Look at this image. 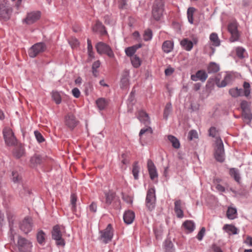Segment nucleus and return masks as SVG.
<instances>
[{"instance_id":"nucleus-54","label":"nucleus","mask_w":252,"mask_h":252,"mask_svg":"<svg viewBox=\"0 0 252 252\" xmlns=\"http://www.w3.org/2000/svg\"><path fill=\"white\" fill-rule=\"evenodd\" d=\"M245 52V50L244 48L242 47H238L236 49V54L238 57L240 58H244V54Z\"/></svg>"},{"instance_id":"nucleus-64","label":"nucleus","mask_w":252,"mask_h":252,"mask_svg":"<svg viewBox=\"0 0 252 252\" xmlns=\"http://www.w3.org/2000/svg\"><path fill=\"white\" fill-rule=\"evenodd\" d=\"M213 249L214 252H223L220 247L216 246H214Z\"/></svg>"},{"instance_id":"nucleus-51","label":"nucleus","mask_w":252,"mask_h":252,"mask_svg":"<svg viewBox=\"0 0 252 252\" xmlns=\"http://www.w3.org/2000/svg\"><path fill=\"white\" fill-rule=\"evenodd\" d=\"M35 137L39 143H42L45 141V139L44 138L42 135L38 131H34V132Z\"/></svg>"},{"instance_id":"nucleus-27","label":"nucleus","mask_w":252,"mask_h":252,"mask_svg":"<svg viewBox=\"0 0 252 252\" xmlns=\"http://www.w3.org/2000/svg\"><path fill=\"white\" fill-rule=\"evenodd\" d=\"M141 47V44H137L134 46L127 47L125 49L126 55L128 57H131L135 53L136 50Z\"/></svg>"},{"instance_id":"nucleus-14","label":"nucleus","mask_w":252,"mask_h":252,"mask_svg":"<svg viewBox=\"0 0 252 252\" xmlns=\"http://www.w3.org/2000/svg\"><path fill=\"white\" fill-rule=\"evenodd\" d=\"M12 11L11 7L6 2L0 3V18L6 20L9 19Z\"/></svg>"},{"instance_id":"nucleus-26","label":"nucleus","mask_w":252,"mask_h":252,"mask_svg":"<svg viewBox=\"0 0 252 252\" xmlns=\"http://www.w3.org/2000/svg\"><path fill=\"white\" fill-rule=\"evenodd\" d=\"M180 44L187 51H190L193 47V43L188 38L183 39L181 41Z\"/></svg>"},{"instance_id":"nucleus-13","label":"nucleus","mask_w":252,"mask_h":252,"mask_svg":"<svg viewBox=\"0 0 252 252\" xmlns=\"http://www.w3.org/2000/svg\"><path fill=\"white\" fill-rule=\"evenodd\" d=\"M65 125L70 129H73L79 124V121L72 113H68L64 118Z\"/></svg>"},{"instance_id":"nucleus-22","label":"nucleus","mask_w":252,"mask_h":252,"mask_svg":"<svg viewBox=\"0 0 252 252\" xmlns=\"http://www.w3.org/2000/svg\"><path fill=\"white\" fill-rule=\"evenodd\" d=\"M174 47V43L170 40L165 41L162 45V49L165 53H169L171 52Z\"/></svg>"},{"instance_id":"nucleus-40","label":"nucleus","mask_w":252,"mask_h":252,"mask_svg":"<svg viewBox=\"0 0 252 252\" xmlns=\"http://www.w3.org/2000/svg\"><path fill=\"white\" fill-rule=\"evenodd\" d=\"M131 62L133 67L135 68L138 67L141 65V63L140 58L136 55L131 57Z\"/></svg>"},{"instance_id":"nucleus-9","label":"nucleus","mask_w":252,"mask_h":252,"mask_svg":"<svg viewBox=\"0 0 252 252\" xmlns=\"http://www.w3.org/2000/svg\"><path fill=\"white\" fill-rule=\"evenodd\" d=\"M2 133L6 145L12 146L15 144L16 140L10 128L5 127L2 131Z\"/></svg>"},{"instance_id":"nucleus-16","label":"nucleus","mask_w":252,"mask_h":252,"mask_svg":"<svg viewBox=\"0 0 252 252\" xmlns=\"http://www.w3.org/2000/svg\"><path fill=\"white\" fill-rule=\"evenodd\" d=\"M32 220L29 217H26L20 224L21 230L26 234L32 230Z\"/></svg>"},{"instance_id":"nucleus-47","label":"nucleus","mask_w":252,"mask_h":252,"mask_svg":"<svg viewBox=\"0 0 252 252\" xmlns=\"http://www.w3.org/2000/svg\"><path fill=\"white\" fill-rule=\"evenodd\" d=\"M77 197L75 194H72L70 197V203L71 204V210L74 212L76 209Z\"/></svg>"},{"instance_id":"nucleus-39","label":"nucleus","mask_w":252,"mask_h":252,"mask_svg":"<svg viewBox=\"0 0 252 252\" xmlns=\"http://www.w3.org/2000/svg\"><path fill=\"white\" fill-rule=\"evenodd\" d=\"M229 172L230 175L234 178L235 180L239 182L240 180L239 171L237 169L233 168L230 169Z\"/></svg>"},{"instance_id":"nucleus-30","label":"nucleus","mask_w":252,"mask_h":252,"mask_svg":"<svg viewBox=\"0 0 252 252\" xmlns=\"http://www.w3.org/2000/svg\"><path fill=\"white\" fill-rule=\"evenodd\" d=\"M223 229L229 234H236L238 233L237 228L232 225L225 224L223 226Z\"/></svg>"},{"instance_id":"nucleus-55","label":"nucleus","mask_w":252,"mask_h":252,"mask_svg":"<svg viewBox=\"0 0 252 252\" xmlns=\"http://www.w3.org/2000/svg\"><path fill=\"white\" fill-rule=\"evenodd\" d=\"M205 228L204 227H202L200 231L198 232L197 235V238L198 240L201 241L202 240L203 236L205 235Z\"/></svg>"},{"instance_id":"nucleus-8","label":"nucleus","mask_w":252,"mask_h":252,"mask_svg":"<svg viewBox=\"0 0 252 252\" xmlns=\"http://www.w3.org/2000/svg\"><path fill=\"white\" fill-rule=\"evenodd\" d=\"M98 53L105 54L110 58H113L114 54L110 47L107 44L102 42H98L95 46Z\"/></svg>"},{"instance_id":"nucleus-42","label":"nucleus","mask_w":252,"mask_h":252,"mask_svg":"<svg viewBox=\"0 0 252 252\" xmlns=\"http://www.w3.org/2000/svg\"><path fill=\"white\" fill-rule=\"evenodd\" d=\"M244 91H243V95L248 97L251 93L250 84L245 82L243 84Z\"/></svg>"},{"instance_id":"nucleus-24","label":"nucleus","mask_w":252,"mask_h":252,"mask_svg":"<svg viewBox=\"0 0 252 252\" xmlns=\"http://www.w3.org/2000/svg\"><path fill=\"white\" fill-rule=\"evenodd\" d=\"M41 157L38 155H35L32 156L30 159L31 166L34 167L37 165L40 164L42 162Z\"/></svg>"},{"instance_id":"nucleus-41","label":"nucleus","mask_w":252,"mask_h":252,"mask_svg":"<svg viewBox=\"0 0 252 252\" xmlns=\"http://www.w3.org/2000/svg\"><path fill=\"white\" fill-rule=\"evenodd\" d=\"M106 197V203L108 205L111 204L115 197V193L112 191L105 193Z\"/></svg>"},{"instance_id":"nucleus-1","label":"nucleus","mask_w":252,"mask_h":252,"mask_svg":"<svg viewBox=\"0 0 252 252\" xmlns=\"http://www.w3.org/2000/svg\"><path fill=\"white\" fill-rule=\"evenodd\" d=\"M138 119L141 123L145 125L146 127L142 128L139 132V136L146 133L152 134L153 133L152 128L149 126L151 123L150 118L149 115L146 113V111H139L137 114Z\"/></svg>"},{"instance_id":"nucleus-61","label":"nucleus","mask_w":252,"mask_h":252,"mask_svg":"<svg viewBox=\"0 0 252 252\" xmlns=\"http://www.w3.org/2000/svg\"><path fill=\"white\" fill-rule=\"evenodd\" d=\"M245 243L246 244L252 247V237L248 236L245 241Z\"/></svg>"},{"instance_id":"nucleus-5","label":"nucleus","mask_w":252,"mask_h":252,"mask_svg":"<svg viewBox=\"0 0 252 252\" xmlns=\"http://www.w3.org/2000/svg\"><path fill=\"white\" fill-rule=\"evenodd\" d=\"M99 239L103 243L107 244L111 241L113 237V229L111 224H109L106 228L99 231Z\"/></svg>"},{"instance_id":"nucleus-35","label":"nucleus","mask_w":252,"mask_h":252,"mask_svg":"<svg viewBox=\"0 0 252 252\" xmlns=\"http://www.w3.org/2000/svg\"><path fill=\"white\" fill-rule=\"evenodd\" d=\"M164 249L165 252H174L173 244L169 240H166L164 242Z\"/></svg>"},{"instance_id":"nucleus-21","label":"nucleus","mask_w":252,"mask_h":252,"mask_svg":"<svg viewBox=\"0 0 252 252\" xmlns=\"http://www.w3.org/2000/svg\"><path fill=\"white\" fill-rule=\"evenodd\" d=\"M128 72L125 71L123 72L121 79L120 86L122 89H126L129 85Z\"/></svg>"},{"instance_id":"nucleus-60","label":"nucleus","mask_w":252,"mask_h":252,"mask_svg":"<svg viewBox=\"0 0 252 252\" xmlns=\"http://www.w3.org/2000/svg\"><path fill=\"white\" fill-rule=\"evenodd\" d=\"M12 1L14 6L17 8L19 7L22 3V0H12Z\"/></svg>"},{"instance_id":"nucleus-59","label":"nucleus","mask_w":252,"mask_h":252,"mask_svg":"<svg viewBox=\"0 0 252 252\" xmlns=\"http://www.w3.org/2000/svg\"><path fill=\"white\" fill-rule=\"evenodd\" d=\"M174 71V70L173 68L171 67H168L165 70V74L167 76H169L173 73Z\"/></svg>"},{"instance_id":"nucleus-19","label":"nucleus","mask_w":252,"mask_h":252,"mask_svg":"<svg viewBox=\"0 0 252 252\" xmlns=\"http://www.w3.org/2000/svg\"><path fill=\"white\" fill-rule=\"evenodd\" d=\"M134 218L135 214L132 211H126L124 214L123 219L124 222L127 224H131L133 221Z\"/></svg>"},{"instance_id":"nucleus-45","label":"nucleus","mask_w":252,"mask_h":252,"mask_svg":"<svg viewBox=\"0 0 252 252\" xmlns=\"http://www.w3.org/2000/svg\"><path fill=\"white\" fill-rule=\"evenodd\" d=\"M52 96L53 100L57 104H59L61 102V96L60 93L57 91H53L52 93Z\"/></svg>"},{"instance_id":"nucleus-62","label":"nucleus","mask_w":252,"mask_h":252,"mask_svg":"<svg viewBox=\"0 0 252 252\" xmlns=\"http://www.w3.org/2000/svg\"><path fill=\"white\" fill-rule=\"evenodd\" d=\"M216 188L220 192H224L225 191V188L222 186L220 184H218L216 186Z\"/></svg>"},{"instance_id":"nucleus-29","label":"nucleus","mask_w":252,"mask_h":252,"mask_svg":"<svg viewBox=\"0 0 252 252\" xmlns=\"http://www.w3.org/2000/svg\"><path fill=\"white\" fill-rule=\"evenodd\" d=\"M220 70V66L219 64L214 63L211 62L207 67V70L208 73H216Z\"/></svg>"},{"instance_id":"nucleus-32","label":"nucleus","mask_w":252,"mask_h":252,"mask_svg":"<svg viewBox=\"0 0 252 252\" xmlns=\"http://www.w3.org/2000/svg\"><path fill=\"white\" fill-rule=\"evenodd\" d=\"M168 140L172 143V146L175 149H179L180 144L179 140L175 136L169 135L168 136Z\"/></svg>"},{"instance_id":"nucleus-48","label":"nucleus","mask_w":252,"mask_h":252,"mask_svg":"<svg viewBox=\"0 0 252 252\" xmlns=\"http://www.w3.org/2000/svg\"><path fill=\"white\" fill-rule=\"evenodd\" d=\"M218 131L216 129V127L212 126L209 130V136H212L213 137H216V140L217 138H220L219 136H218Z\"/></svg>"},{"instance_id":"nucleus-50","label":"nucleus","mask_w":252,"mask_h":252,"mask_svg":"<svg viewBox=\"0 0 252 252\" xmlns=\"http://www.w3.org/2000/svg\"><path fill=\"white\" fill-rule=\"evenodd\" d=\"M21 178L19 175L18 173L16 171H12V180L15 183H18L21 181Z\"/></svg>"},{"instance_id":"nucleus-17","label":"nucleus","mask_w":252,"mask_h":252,"mask_svg":"<svg viewBox=\"0 0 252 252\" xmlns=\"http://www.w3.org/2000/svg\"><path fill=\"white\" fill-rule=\"evenodd\" d=\"M147 168L151 179L154 180L155 178H157L158 176L157 168L154 162L151 159L148 160Z\"/></svg>"},{"instance_id":"nucleus-12","label":"nucleus","mask_w":252,"mask_h":252,"mask_svg":"<svg viewBox=\"0 0 252 252\" xmlns=\"http://www.w3.org/2000/svg\"><path fill=\"white\" fill-rule=\"evenodd\" d=\"M41 17L39 11H32L27 14L26 17L23 20V23L27 25H31L37 21Z\"/></svg>"},{"instance_id":"nucleus-15","label":"nucleus","mask_w":252,"mask_h":252,"mask_svg":"<svg viewBox=\"0 0 252 252\" xmlns=\"http://www.w3.org/2000/svg\"><path fill=\"white\" fill-rule=\"evenodd\" d=\"M220 75L218 74L216 77V84L218 87H224L229 84L232 78V76L228 73H224L223 79L220 81Z\"/></svg>"},{"instance_id":"nucleus-53","label":"nucleus","mask_w":252,"mask_h":252,"mask_svg":"<svg viewBox=\"0 0 252 252\" xmlns=\"http://www.w3.org/2000/svg\"><path fill=\"white\" fill-rule=\"evenodd\" d=\"M69 43L72 48H76L79 45L78 40L75 38H71L69 40Z\"/></svg>"},{"instance_id":"nucleus-10","label":"nucleus","mask_w":252,"mask_h":252,"mask_svg":"<svg viewBox=\"0 0 252 252\" xmlns=\"http://www.w3.org/2000/svg\"><path fill=\"white\" fill-rule=\"evenodd\" d=\"M18 245L20 252H32V243L24 238L19 237Z\"/></svg>"},{"instance_id":"nucleus-63","label":"nucleus","mask_w":252,"mask_h":252,"mask_svg":"<svg viewBox=\"0 0 252 252\" xmlns=\"http://www.w3.org/2000/svg\"><path fill=\"white\" fill-rule=\"evenodd\" d=\"M31 191L30 189L29 188L23 187V189L22 191H21V193H24L25 194H30Z\"/></svg>"},{"instance_id":"nucleus-3","label":"nucleus","mask_w":252,"mask_h":252,"mask_svg":"<svg viewBox=\"0 0 252 252\" xmlns=\"http://www.w3.org/2000/svg\"><path fill=\"white\" fill-rule=\"evenodd\" d=\"M156 203V190L154 188L148 189L145 200V205L147 209L152 211L155 209Z\"/></svg>"},{"instance_id":"nucleus-28","label":"nucleus","mask_w":252,"mask_h":252,"mask_svg":"<svg viewBox=\"0 0 252 252\" xmlns=\"http://www.w3.org/2000/svg\"><path fill=\"white\" fill-rule=\"evenodd\" d=\"M241 117L246 123L249 124L251 122L252 120V114L251 111H242Z\"/></svg>"},{"instance_id":"nucleus-25","label":"nucleus","mask_w":252,"mask_h":252,"mask_svg":"<svg viewBox=\"0 0 252 252\" xmlns=\"http://www.w3.org/2000/svg\"><path fill=\"white\" fill-rule=\"evenodd\" d=\"M93 30L95 32H100L101 34H104L106 33L104 26L99 21H97L93 28Z\"/></svg>"},{"instance_id":"nucleus-36","label":"nucleus","mask_w":252,"mask_h":252,"mask_svg":"<svg viewBox=\"0 0 252 252\" xmlns=\"http://www.w3.org/2000/svg\"><path fill=\"white\" fill-rule=\"evenodd\" d=\"M96 103L100 110L105 109L108 104L107 101L103 98L98 99L96 101Z\"/></svg>"},{"instance_id":"nucleus-33","label":"nucleus","mask_w":252,"mask_h":252,"mask_svg":"<svg viewBox=\"0 0 252 252\" xmlns=\"http://www.w3.org/2000/svg\"><path fill=\"white\" fill-rule=\"evenodd\" d=\"M227 217L228 219L233 220L236 218L237 210L235 208L228 207L227 213Z\"/></svg>"},{"instance_id":"nucleus-23","label":"nucleus","mask_w":252,"mask_h":252,"mask_svg":"<svg viewBox=\"0 0 252 252\" xmlns=\"http://www.w3.org/2000/svg\"><path fill=\"white\" fill-rule=\"evenodd\" d=\"M183 226L188 233H191L193 231L195 227V223L190 220H186L183 223Z\"/></svg>"},{"instance_id":"nucleus-4","label":"nucleus","mask_w":252,"mask_h":252,"mask_svg":"<svg viewBox=\"0 0 252 252\" xmlns=\"http://www.w3.org/2000/svg\"><path fill=\"white\" fill-rule=\"evenodd\" d=\"M216 147L214 153L216 159L219 162H222L225 159V154L223 142L220 138H217L216 140Z\"/></svg>"},{"instance_id":"nucleus-34","label":"nucleus","mask_w":252,"mask_h":252,"mask_svg":"<svg viewBox=\"0 0 252 252\" xmlns=\"http://www.w3.org/2000/svg\"><path fill=\"white\" fill-rule=\"evenodd\" d=\"M140 167L138 165V162L135 161L133 164L132 166V174L133 175L134 178L135 180L138 179Z\"/></svg>"},{"instance_id":"nucleus-2","label":"nucleus","mask_w":252,"mask_h":252,"mask_svg":"<svg viewBox=\"0 0 252 252\" xmlns=\"http://www.w3.org/2000/svg\"><path fill=\"white\" fill-rule=\"evenodd\" d=\"M64 227L62 226L56 225L53 228L52 231V239L56 241V244L58 246L64 247L65 244L64 240L63 238V234Z\"/></svg>"},{"instance_id":"nucleus-49","label":"nucleus","mask_w":252,"mask_h":252,"mask_svg":"<svg viewBox=\"0 0 252 252\" xmlns=\"http://www.w3.org/2000/svg\"><path fill=\"white\" fill-rule=\"evenodd\" d=\"M143 38L144 40L148 41L152 39V32L151 30L148 29L146 30L144 32L143 35Z\"/></svg>"},{"instance_id":"nucleus-43","label":"nucleus","mask_w":252,"mask_h":252,"mask_svg":"<svg viewBox=\"0 0 252 252\" xmlns=\"http://www.w3.org/2000/svg\"><path fill=\"white\" fill-rule=\"evenodd\" d=\"M24 149L22 147L15 149L13 152L14 156L17 158H19L22 157L24 155Z\"/></svg>"},{"instance_id":"nucleus-20","label":"nucleus","mask_w":252,"mask_h":252,"mask_svg":"<svg viewBox=\"0 0 252 252\" xmlns=\"http://www.w3.org/2000/svg\"><path fill=\"white\" fill-rule=\"evenodd\" d=\"M182 202L181 200H176L174 202V211L176 216L179 218H182L184 217L183 211L182 209Z\"/></svg>"},{"instance_id":"nucleus-11","label":"nucleus","mask_w":252,"mask_h":252,"mask_svg":"<svg viewBox=\"0 0 252 252\" xmlns=\"http://www.w3.org/2000/svg\"><path fill=\"white\" fill-rule=\"evenodd\" d=\"M238 24L236 22L233 21L229 24L228 30L231 34L230 40L231 42L237 41L239 38L240 34L238 31Z\"/></svg>"},{"instance_id":"nucleus-56","label":"nucleus","mask_w":252,"mask_h":252,"mask_svg":"<svg viewBox=\"0 0 252 252\" xmlns=\"http://www.w3.org/2000/svg\"><path fill=\"white\" fill-rule=\"evenodd\" d=\"M242 110H248L250 107V104L246 101H243L241 103Z\"/></svg>"},{"instance_id":"nucleus-31","label":"nucleus","mask_w":252,"mask_h":252,"mask_svg":"<svg viewBox=\"0 0 252 252\" xmlns=\"http://www.w3.org/2000/svg\"><path fill=\"white\" fill-rule=\"evenodd\" d=\"M46 234L42 231L39 230L36 234L38 243L40 245H44L45 243Z\"/></svg>"},{"instance_id":"nucleus-37","label":"nucleus","mask_w":252,"mask_h":252,"mask_svg":"<svg viewBox=\"0 0 252 252\" xmlns=\"http://www.w3.org/2000/svg\"><path fill=\"white\" fill-rule=\"evenodd\" d=\"M210 39L214 46H218L220 45V41L217 33H211L210 35Z\"/></svg>"},{"instance_id":"nucleus-38","label":"nucleus","mask_w":252,"mask_h":252,"mask_svg":"<svg viewBox=\"0 0 252 252\" xmlns=\"http://www.w3.org/2000/svg\"><path fill=\"white\" fill-rule=\"evenodd\" d=\"M229 94L233 97H238L243 95V90L237 88L231 89L229 90Z\"/></svg>"},{"instance_id":"nucleus-6","label":"nucleus","mask_w":252,"mask_h":252,"mask_svg":"<svg viewBox=\"0 0 252 252\" xmlns=\"http://www.w3.org/2000/svg\"><path fill=\"white\" fill-rule=\"evenodd\" d=\"M164 3L161 0L154 1L152 8V15L156 20H159L162 15L164 10Z\"/></svg>"},{"instance_id":"nucleus-18","label":"nucleus","mask_w":252,"mask_h":252,"mask_svg":"<svg viewBox=\"0 0 252 252\" xmlns=\"http://www.w3.org/2000/svg\"><path fill=\"white\" fill-rule=\"evenodd\" d=\"M208 75L204 70H200L196 73L195 74L191 75V79L194 81H197L198 80L204 82L207 78Z\"/></svg>"},{"instance_id":"nucleus-52","label":"nucleus","mask_w":252,"mask_h":252,"mask_svg":"<svg viewBox=\"0 0 252 252\" xmlns=\"http://www.w3.org/2000/svg\"><path fill=\"white\" fill-rule=\"evenodd\" d=\"M198 137V134L195 130H190L188 135V138L189 140H192L193 139L197 138Z\"/></svg>"},{"instance_id":"nucleus-57","label":"nucleus","mask_w":252,"mask_h":252,"mask_svg":"<svg viewBox=\"0 0 252 252\" xmlns=\"http://www.w3.org/2000/svg\"><path fill=\"white\" fill-rule=\"evenodd\" d=\"M72 93L76 98H78L80 95V92L77 88H75L72 90Z\"/></svg>"},{"instance_id":"nucleus-7","label":"nucleus","mask_w":252,"mask_h":252,"mask_svg":"<svg viewBox=\"0 0 252 252\" xmlns=\"http://www.w3.org/2000/svg\"><path fill=\"white\" fill-rule=\"evenodd\" d=\"M46 46L44 43L39 42L34 44L28 51L29 55L31 58H35L39 54L44 52Z\"/></svg>"},{"instance_id":"nucleus-44","label":"nucleus","mask_w":252,"mask_h":252,"mask_svg":"<svg viewBox=\"0 0 252 252\" xmlns=\"http://www.w3.org/2000/svg\"><path fill=\"white\" fill-rule=\"evenodd\" d=\"M195 11V8L193 7H189L188 9L187 14H188V19L189 22L190 24H193V13Z\"/></svg>"},{"instance_id":"nucleus-46","label":"nucleus","mask_w":252,"mask_h":252,"mask_svg":"<svg viewBox=\"0 0 252 252\" xmlns=\"http://www.w3.org/2000/svg\"><path fill=\"white\" fill-rule=\"evenodd\" d=\"M100 65V63L99 61H97L95 62H94L92 65V72L93 75L96 77L98 74V71L97 70V69L99 67Z\"/></svg>"},{"instance_id":"nucleus-58","label":"nucleus","mask_w":252,"mask_h":252,"mask_svg":"<svg viewBox=\"0 0 252 252\" xmlns=\"http://www.w3.org/2000/svg\"><path fill=\"white\" fill-rule=\"evenodd\" d=\"M89 210L91 212L95 213L96 212L97 210V206L96 204L93 202L90 206H89Z\"/></svg>"}]
</instances>
